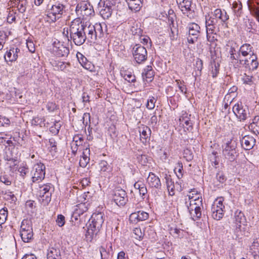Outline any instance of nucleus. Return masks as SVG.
<instances>
[{
  "instance_id": "obj_32",
  "label": "nucleus",
  "mask_w": 259,
  "mask_h": 259,
  "mask_svg": "<svg viewBox=\"0 0 259 259\" xmlns=\"http://www.w3.org/2000/svg\"><path fill=\"white\" fill-rule=\"evenodd\" d=\"M113 201L118 206L121 207L123 206L127 203L128 199L126 197L122 196L121 195H113Z\"/></svg>"
},
{
  "instance_id": "obj_25",
  "label": "nucleus",
  "mask_w": 259,
  "mask_h": 259,
  "mask_svg": "<svg viewBox=\"0 0 259 259\" xmlns=\"http://www.w3.org/2000/svg\"><path fill=\"white\" fill-rule=\"evenodd\" d=\"M90 150L86 148L83 150L82 155L79 160V165L82 167H85L90 161Z\"/></svg>"
},
{
  "instance_id": "obj_22",
  "label": "nucleus",
  "mask_w": 259,
  "mask_h": 259,
  "mask_svg": "<svg viewBox=\"0 0 259 259\" xmlns=\"http://www.w3.org/2000/svg\"><path fill=\"white\" fill-rule=\"evenodd\" d=\"M93 227V226L91 224H89L87 226V230L85 233V238L87 241H92L100 230V229H97Z\"/></svg>"
},
{
  "instance_id": "obj_60",
  "label": "nucleus",
  "mask_w": 259,
  "mask_h": 259,
  "mask_svg": "<svg viewBox=\"0 0 259 259\" xmlns=\"http://www.w3.org/2000/svg\"><path fill=\"white\" fill-rule=\"evenodd\" d=\"M138 211L132 213L130 216V221L132 223H137L139 222Z\"/></svg>"
},
{
  "instance_id": "obj_4",
  "label": "nucleus",
  "mask_w": 259,
  "mask_h": 259,
  "mask_svg": "<svg viewBox=\"0 0 259 259\" xmlns=\"http://www.w3.org/2000/svg\"><path fill=\"white\" fill-rule=\"evenodd\" d=\"M75 12L77 15L82 16L85 19L87 17L92 16L94 14L93 7L88 0L77 4L75 8Z\"/></svg>"
},
{
  "instance_id": "obj_17",
  "label": "nucleus",
  "mask_w": 259,
  "mask_h": 259,
  "mask_svg": "<svg viewBox=\"0 0 259 259\" xmlns=\"http://www.w3.org/2000/svg\"><path fill=\"white\" fill-rule=\"evenodd\" d=\"M255 139L251 136H245L241 140L242 147L246 150L252 149L255 145Z\"/></svg>"
},
{
  "instance_id": "obj_36",
  "label": "nucleus",
  "mask_w": 259,
  "mask_h": 259,
  "mask_svg": "<svg viewBox=\"0 0 259 259\" xmlns=\"http://www.w3.org/2000/svg\"><path fill=\"white\" fill-rule=\"evenodd\" d=\"M93 27L95 28V33L94 34V41L97 39L98 37L101 38L103 35V32L102 27L100 24H96L95 25H93Z\"/></svg>"
},
{
  "instance_id": "obj_61",
  "label": "nucleus",
  "mask_w": 259,
  "mask_h": 259,
  "mask_svg": "<svg viewBox=\"0 0 259 259\" xmlns=\"http://www.w3.org/2000/svg\"><path fill=\"white\" fill-rule=\"evenodd\" d=\"M56 222L59 226L62 227L65 224V217L62 214L58 215Z\"/></svg>"
},
{
  "instance_id": "obj_38",
  "label": "nucleus",
  "mask_w": 259,
  "mask_h": 259,
  "mask_svg": "<svg viewBox=\"0 0 259 259\" xmlns=\"http://www.w3.org/2000/svg\"><path fill=\"white\" fill-rule=\"evenodd\" d=\"M5 159L8 161L7 164L9 166L10 170H13L14 167L17 164V159L13 157L9 156L8 155H7L5 157Z\"/></svg>"
},
{
  "instance_id": "obj_49",
  "label": "nucleus",
  "mask_w": 259,
  "mask_h": 259,
  "mask_svg": "<svg viewBox=\"0 0 259 259\" xmlns=\"http://www.w3.org/2000/svg\"><path fill=\"white\" fill-rule=\"evenodd\" d=\"M222 25L219 22L214 19L213 18L205 17V25Z\"/></svg>"
},
{
  "instance_id": "obj_8",
  "label": "nucleus",
  "mask_w": 259,
  "mask_h": 259,
  "mask_svg": "<svg viewBox=\"0 0 259 259\" xmlns=\"http://www.w3.org/2000/svg\"><path fill=\"white\" fill-rule=\"evenodd\" d=\"M133 54L135 61L139 64L144 62L147 58L146 48L139 44H136L133 47Z\"/></svg>"
},
{
  "instance_id": "obj_12",
  "label": "nucleus",
  "mask_w": 259,
  "mask_h": 259,
  "mask_svg": "<svg viewBox=\"0 0 259 259\" xmlns=\"http://www.w3.org/2000/svg\"><path fill=\"white\" fill-rule=\"evenodd\" d=\"M239 63L246 68L252 71L256 69L258 65L255 55L251 56L248 59H239Z\"/></svg>"
},
{
  "instance_id": "obj_47",
  "label": "nucleus",
  "mask_w": 259,
  "mask_h": 259,
  "mask_svg": "<svg viewBox=\"0 0 259 259\" xmlns=\"http://www.w3.org/2000/svg\"><path fill=\"white\" fill-rule=\"evenodd\" d=\"M29 229H32L31 222L27 220H24L21 223L20 232L26 231Z\"/></svg>"
},
{
  "instance_id": "obj_9",
  "label": "nucleus",
  "mask_w": 259,
  "mask_h": 259,
  "mask_svg": "<svg viewBox=\"0 0 259 259\" xmlns=\"http://www.w3.org/2000/svg\"><path fill=\"white\" fill-rule=\"evenodd\" d=\"M187 28L188 29V42L190 44H194L197 40L200 33V27L195 23H190L188 24Z\"/></svg>"
},
{
  "instance_id": "obj_7",
  "label": "nucleus",
  "mask_w": 259,
  "mask_h": 259,
  "mask_svg": "<svg viewBox=\"0 0 259 259\" xmlns=\"http://www.w3.org/2000/svg\"><path fill=\"white\" fill-rule=\"evenodd\" d=\"M179 8L184 15L190 19L195 16V13L192 8V0H177Z\"/></svg>"
},
{
  "instance_id": "obj_42",
  "label": "nucleus",
  "mask_w": 259,
  "mask_h": 259,
  "mask_svg": "<svg viewBox=\"0 0 259 259\" xmlns=\"http://www.w3.org/2000/svg\"><path fill=\"white\" fill-rule=\"evenodd\" d=\"M17 5V7L19 12L23 13L26 11V6L27 5V0H23L20 2L15 4Z\"/></svg>"
},
{
  "instance_id": "obj_27",
  "label": "nucleus",
  "mask_w": 259,
  "mask_h": 259,
  "mask_svg": "<svg viewBox=\"0 0 259 259\" xmlns=\"http://www.w3.org/2000/svg\"><path fill=\"white\" fill-rule=\"evenodd\" d=\"M180 124L184 127L185 130L191 131L192 130V123L187 116H182L179 119Z\"/></svg>"
},
{
  "instance_id": "obj_24",
  "label": "nucleus",
  "mask_w": 259,
  "mask_h": 259,
  "mask_svg": "<svg viewBox=\"0 0 259 259\" xmlns=\"http://www.w3.org/2000/svg\"><path fill=\"white\" fill-rule=\"evenodd\" d=\"M83 141V139L81 136L77 135L73 137V140L71 145L73 153H76L78 149V147L82 146Z\"/></svg>"
},
{
  "instance_id": "obj_19",
  "label": "nucleus",
  "mask_w": 259,
  "mask_h": 259,
  "mask_svg": "<svg viewBox=\"0 0 259 259\" xmlns=\"http://www.w3.org/2000/svg\"><path fill=\"white\" fill-rule=\"evenodd\" d=\"M147 182L151 187L159 189L161 186L160 179L152 172H150L147 178Z\"/></svg>"
},
{
  "instance_id": "obj_58",
  "label": "nucleus",
  "mask_w": 259,
  "mask_h": 259,
  "mask_svg": "<svg viewBox=\"0 0 259 259\" xmlns=\"http://www.w3.org/2000/svg\"><path fill=\"white\" fill-rule=\"evenodd\" d=\"M139 3L137 4L135 3L130 2L128 3L129 8L131 10H134L136 11H138L140 10L141 6L140 3H141L140 0H138Z\"/></svg>"
},
{
  "instance_id": "obj_21",
  "label": "nucleus",
  "mask_w": 259,
  "mask_h": 259,
  "mask_svg": "<svg viewBox=\"0 0 259 259\" xmlns=\"http://www.w3.org/2000/svg\"><path fill=\"white\" fill-rule=\"evenodd\" d=\"M139 132L140 134V140L143 143H146L151 134L150 128L147 126H143L139 127Z\"/></svg>"
},
{
  "instance_id": "obj_28",
  "label": "nucleus",
  "mask_w": 259,
  "mask_h": 259,
  "mask_svg": "<svg viewBox=\"0 0 259 259\" xmlns=\"http://www.w3.org/2000/svg\"><path fill=\"white\" fill-rule=\"evenodd\" d=\"M249 129L255 135L259 134V116H256L248 126Z\"/></svg>"
},
{
  "instance_id": "obj_2",
  "label": "nucleus",
  "mask_w": 259,
  "mask_h": 259,
  "mask_svg": "<svg viewBox=\"0 0 259 259\" xmlns=\"http://www.w3.org/2000/svg\"><path fill=\"white\" fill-rule=\"evenodd\" d=\"M237 142L231 139H228L222 145V154L223 156L230 161H234L236 158Z\"/></svg>"
},
{
  "instance_id": "obj_40",
  "label": "nucleus",
  "mask_w": 259,
  "mask_h": 259,
  "mask_svg": "<svg viewBox=\"0 0 259 259\" xmlns=\"http://www.w3.org/2000/svg\"><path fill=\"white\" fill-rule=\"evenodd\" d=\"M38 200L43 205H47L51 200V195H39Z\"/></svg>"
},
{
  "instance_id": "obj_55",
  "label": "nucleus",
  "mask_w": 259,
  "mask_h": 259,
  "mask_svg": "<svg viewBox=\"0 0 259 259\" xmlns=\"http://www.w3.org/2000/svg\"><path fill=\"white\" fill-rule=\"evenodd\" d=\"M176 82L181 92L182 93L186 94L187 92V88L184 84V81H181L180 80H176Z\"/></svg>"
},
{
  "instance_id": "obj_33",
  "label": "nucleus",
  "mask_w": 259,
  "mask_h": 259,
  "mask_svg": "<svg viewBox=\"0 0 259 259\" xmlns=\"http://www.w3.org/2000/svg\"><path fill=\"white\" fill-rule=\"evenodd\" d=\"M47 258L48 259H62L60 251L52 248L48 253Z\"/></svg>"
},
{
  "instance_id": "obj_44",
  "label": "nucleus",
  "mask_w": 259,
  "mask_h": 259,
  "mask_svg": "<svg viewBox=\"0 0 259 259\" xmlns=\"http://www.w3.org/2000/svg\"><path fill=\"white\" fill-rule=\"evenodd\" d=\"M52 190H54V188L52 187L50 184L42 185L39 188V192L40 193H43L44 194H45L47 193H50V194H52Z\"/></svg>"
},
{
  "instance_id": "obj_37",
  "label": "nucleus",
  "mask_w": 259,
  "mask_h": 259,
  "mask_svg": "<svg viewBox=\"0 0 259 259\" xmlns=\"http://www.w3.org/2000/svg\"><path fill=\"white\" fill-rule=\"evenodd\" d=\"M230 58L232 63L238 61L240 57L239 52H237L234 47H231L229 51Z\"/></svg>"
},
{
  "instance_id": "obj_14",
  "label": "nucleus",
  "mask_w": 259,
  "mask_h": 259,
  "mask_svg": "<svg viewBox=\"0 0 259 259\" xmlns=\"http://www.w3.org/2000/svg\"><path fill=\"white\" fill-rule=\"evenodd\" d=\"M208 17L213 18L215 20L219 22L222 25H223L229 19V15L225 10L222 11L220 9H215L212 12L211 15Z\"/></svg>"
},
{
  "instance_id": "obj_43",
  "label": "nucleus",
  "mask_w": 259,
  "mask_h": 259,
  "mask_svg": "<svg viewBox=\"0 0 259 259\" xmlns=\"http://www.w3.org/2000/svg\"><path fill=\"white\" fill-rule=\"evenodd\" d=\"M183 169L182 163L180 161L178 162L176 164V166L175 168L174 171H175V173L176 174L177 177L179 179H180L183 177Z\"/></svg>"
},
{
  "instance_id": "obj_41",
  "label": "nucleus",
  "mask_w": 259,
  "mask_h": 259,
  "mask_svg": "<svg viewBox=\"0 0 259 259\" xmlns=\"http://www.w3.org/2000/svg\"><path fill=\"white\" fill-rule=\"evenodd\" d=\"M233 8L234 12L237 17L241 16L242 14V6L241 3L234 2L233 4Z\"/></svg>"
},
{
  "instance_id": "obj_10",
  "label": "nucleus",
  "mask_w": 259,
  "mask_h": 259,
  "mask_svg": "<svg viewBox=\"0 0 259 259\" xmlns=\"http://www.w3.org/2000/svg\"><path fill=\"white\" fill-rule=\"evenodd\" d=\"M232 110L240 121H244L249 117V109L246 106L244 107L241 104L237 103L233 106Z\"/></svg>"
},
{
  "instance_id": "obj_23",
  "label": "nucleus",
  "mask_w": 259,
  "mask_h": 259,
  "mask_svg": "<svg viewBox=\"0 0 259 259\" xmlns=\"http://www.w3.org/2000/svg\"><path fill=\"white\" fill-rule=\"evenodd\" d=\"M239 52L240 54H241L243 57H246L248 55L251 57V56L255 55L252 51V47L250 45L248 44H245L241 46L239 49Z\"/></svg>"
},
{
  "instance_id": "obj_30",
  "label": "nucleus",
  "mask_w": 259,
  "mask_h": 259,
  "mask_svg": "<svg viewBox=\"0 0 259 259\" xmlns=\"http://www.w3.org/2000/svg\"><path fill=\"white\" fill-rule=\"evenodd\" d=\"M20 236L24 242H29L33 239V233L32 229H28L26 231L20 232Z\"/></svg>"
},
{
  "instance_id": "obj_15",
  "label": "nucleus",
  "mask_w": 259,
  "mask_h": 259,
  "mask_svg": "<svg viewBox=\"0 0 259 259\" xmlns=\"http://www.w3.org/2000/svg\"><path fill=\"white\" fill-rule=\"evenodd\" d=\"M20 50L18 48L12 47L9 50L7 51L5 56V60L6 61L13 62L16 61L18 57V53Z\"/></svg>"
},
{
  "instance_id": "obj_50",
  "label": "nucleus",
  "mask_w": 259,
  "mask_h": 259,
  "mask_svg": "<svg viewBox=\"0 0 259 259\" xmlns=\"http://www.w3.org/2000/svg\"><path fill=\"white\" fill-rule=\"evenodd\" d=\"M55 66L57 67L58 70L65 71L68 67L70 66V63H65L63 62H58L55 64Z\"/></svg>"
},
{
  "instance_id": "obj_48",
  "label": "nucleus",
  "mask_w": 259,
  "mask_h": 259,
  "mask_svg": "<svg viewBox=\"0 0 259 259\" xmlns=\"http://www.w3.org/2000/svg\"><path fill=\"white\" fill-rule=\"evenodd\" d=\"M133 234H134V237L139 240H141L144 236L143 233L139 228H134L133 230Z\"/></svg>"
},
{
  "instance_id": "obj_6",
  "label": "nucleus",
  "mask_w": 259,
  "mask_h": 259,
  "mask_svg": "<svg viewBox=\"0 0 259 259\" xmlns=\"http://www.w3.org/2000/svg\"><path fill=\"white\" fill-rule=\"evenodd\" d=\"M65 12V6L63 4L58 3L52 6L48 11L47 16L52 22H55L60 18Z\"/></svg>"
},
{
  "instance_id": "obj_18",
  "label": "nucleus",
  "mask_w": 259,
  "mask_h": 259,
  "mask_svg": "<svg viewBox=\"0 0 259 259\" xmlns=\"http://www.w3.org/2000/svg\"><path fill=\"white\" fill-rule=\"evenodd\" d=\"M248 8L251 14L255 17L259 22V5L254 1L249 0L247 1Z\"/></svg>"
},
{
  "instance_id": "obj_26",
  "label": "nucleus",
  "mask_w": 259,
  "mask_h": 259,
  "mask_svg": "<svg viewBox=\"0 0 259 259\" xmlns=\"http://www.w3.org/2000/svg\"><path fill=\"white\" fill-rule=\"evenodd\" d=\"M224 210L221 209V207L219 208L215 207V205H213L211 207V217L215 220L219 221L223 218L224 216Z\"/></svg>"
},
{
  "instance_id": "obj_29",
  "label": "nucleus",
  "mask_w": 259,
  "mask_h": 259,
  "mask_svg": "<svg viewBox=\"0 0 259 259\" xmlns=\"http://www.w3.org/2000/svg\"><path fill=\"white\" fill-rule=\"evenodd\" d=\"M189 211L191 216L194 221H196L201 218V207L193 205L192 206V208L189 209Z\"/></svg>"
},
{
  "instance_id": "obj_52",
  "label": "nucleus",
  "mask_w": 259,
  "mask_h": 259,
  "mask_svg": "<svg viewBox=\"0 0 259 259\" xmlns=\"http://www.w3.org/2000/svg\"><path fill=\"white\" fill-rule=\"evenodd\" d=\"M252 78V75H247L245 73L242 78V80L244 83L251 85L253 83Z\"/></svg>"
},
{
  "instance_id": "obj_53",
  "label": "nucleus",
  "mask_w": 259,
  "mask_h": 259,
  "mask_svg": "<svg viewBox=\"0 0 259 259\" xmlns=\"http://www.w3.org/2000/svg\"><path fill=\"white\" fill-rule=\"evenodd\" d=\"M155 99L153 97H150L148 99L146 107L150 110L153 109L155 107Z\"/></svg>"
},
{
  "instance_id": "obj_62",
  "label": "nucleus",
  "mask_w": 259,
  "mask_h": 259,
  "mask_svg": "<svg viewBox=\"0 0 259 259\" xmlns=\"http://www.w3.org/2000/svg\"><path fill=\"white\" fill-rule=\"evenodd\" d=\"M57 142L55 139L52 138L49 140V144L51 148V151H56L57 149Z\"/></svg>"
},
{
  "instance_id": "obj_46",
  "label": "nucleus",
  "mask_w": 259,
  "mask_h": 259,
  "mask_svg": "<svg viewBox=\"0 0 259 259\" xmlns=\"http://www.w3.org/2000/svg\"><path fill=\"white\" fill-rule=\"evenodd\" d=\"M211 73L213 77H215L217 76L219 71V67L220 64L218 63L215 62L213 61L211 62Z\"/></svg>"
},
{
  "instance_id": "obj_51",
  "label": "nucleus",
  "mask_w": 259,
  "mask_h": 259,
  "mask_svg": "<svg viewBox=\"0 0 259 259\" xmlns=\"http://www.w3.org/2000/svg\"><path fill=\"white\" fill-rule=\"evenodd\" d=\"M88 195H77L76 197V203H86V204H89V198H87Z\"/></svg>"
},
{
  "instance_id": "obj_11",
  "label": "nucleus",
  "mask_w": 259,
  "mask_h": 259,
  "mask_svg": "<svg viewBox=\"0 0 259 259\" xmlns=\"http://www.w3.org/2000/svg\"><path fill=\"white\" fill-rule=\"evenodd\" d=\"M80 25L82 28V32L85 37V40H88L90 42L94 41L95 32L93 25L88 24L87 23L81 21H80Z\"/></svg>"
},
{
  "instance_id": "obj_56",
  "label": "nucleus",
  "mask_w": 259,
  "mask_h": 259,
  "mask_svg": "<svg viewBox=\"0 0 259 259\" xmlns=\"http://www.w3.org/2000/svg\"><path fill=\"white\" fill-rule=\"evenodd\" d=\"M138 214L139 221L146 220L149 218V214L144 211H138Z\"/></svg>"
},
{
  "instance_id": "obj_64",
  "label": "nucleus",
  "mask_w": 259,
  "mask_h": 259,
  "mask_svg": "<svg viewBox=\"0 0 259 259\" xmlns=\"http://www.w3.org/2000/svg\"><path fill=\"white\" fill-rule=\"evenodd\" d=\"M203 68V61L201 59L198 58L196 61L195 69L198 71H201Z\"/></svg>"
},
{
  "instance_id": "obj_35",
  "label": "nucleus",
  "mask_w": 259,
  "mask_h": 259,
  "mask_svg": "<svg viewBox=\"0 0 259 259\" xmlns=\"http://www.w3.org/2000/svg\"><path fill=\"white\" fill-rule=\"evenodd\" d=\"M250 251L254 256L259 253V241L257 239L254 240L250 246Z\"/></svg>"
},
{
  "instance_id": "obj_63",
  "label": "nucleus",
  "mask_w": 259,
  "mask_h": 259,
  "mask_svg": "<svg viewBox=\"0 0 259 259\" xmlns=\"http://www.w3.org/2000/svg\"><path fill=\"white\" fill-rule=\"evenodd\" d=\"M217 180L221 183H223L226 181V178L222 172H219L216 175Z\"/></svg>"
},
{
  "instance_id": "obj_45",
  "label": "nucleus",
  "mask_w": 259,
  "mask_h": 259,
  "mask_svg": "<svg viewBox=\"0 0 259 259\" xmlns=\"http://www.w3.org/2000/svg\"><path fill=\"white\" fill-rule=\"evenodd\" d=\"M112 11H113L108 8L103 7L101 9L100 13L104 19H108L109 17L111 16Z\"/></svg>"
},
{
  "instance_id": "obj_34",
  "label": "nucleus",
  "mask_w": 259,
  "mask_h": 259,
  "mask_svg": "<svg viewBox=\"0 0 259 259\" xmlns=\"http://www.w3.org/2000/svg\"><path fill=\"white\" fill-rule=\"evenodd\" d=\"M116 4V0H101L100 5H103V7L108 8L113 11Z\"/></svg>"
},
{
  "instance_id": "obj_59",
  "label": "nucleus",
  "mask_w": 259,
  "mask_h": 259,
  "mask_svg": "<svg viewBox=\"0 0 259 259\" xmlns=\"http://www.w3.org/2000/svg\"><path fill=\"white\" fill-rule=\"evenodd\" d=\"M124 78L129 82H134L136 81L135 76L131 73L125 74L124 75Z\"/></svg>"
},
{
  "instance_id": "obj_3",
  "label": "nucleus",
  "mask_w": 259,
  "mask_h": 259,
  "mask_svg": "<svg viewBox=\"0 0 259 259\" xmlns=\"http://www.w3.org/2000/svg\"><path fill=\"white\" fill-rule=\"evenodd\" d=\"M246 218L244 213L240 210H236L234 214V223L235 224L234 232L236 238H239L243 235L242 232L244 231V226L246 225Z\"/></svg>"
},
{
  "instance_id": "obj_39",
  "label": "nucleus",
  "mask_w": 259,
  "mask_h": 259,
  "mask_svg": "<svg viewBox=\"0 0 259 259\" xmlns=\"http://www.w3.org/2000/svg\"><path fill=\"white\" fill-rule=\"evenodd\" d=\"M206 33L208 34L215 33L220 31V26L218 25H205Z\"/></svg>"
},
{
  "instance_id": "obj_31",
  "label": "nucleus",
  "mask_w": 259,
  "mask_h": 259,
  "mask_svg": "<svg viewBox=\"0 0 259 259\" xmlns=\"http://www.w3.org/2000/svg\"><path fill=\"white\" fill-rule=\"evenodd\" d=\"M154 71L151 66H147L142 73L143 78L149 79V81H151L154 77Z\"/></svg>"
},
{
  "instance_id": "obj_13",
  "label": "nucleus",
  "mask_w": 259,
  "mask_h": 259,
  "mask_svg": "<svg viewBox=\"0 0 259 259\" xmlns=\"http://www.w3.org/2000/svg\"><path fill=\"white\" fill-rule=\"evenodd\" d=\"M53 51L58 57H67L69 54V49L60 41H55L53 44Z\"/></svg>"
},
{
  "instance_id": "obj_57",
  "label": "nucleus",
  "mask_w": 259,
  "mask_h": 259,
  "mask_svg": "<svg viewBox=\"0 0 259 259\" xmlns=\"http://www.w3.org/2000/svg\"><path fill=\"white\" fill-rule=\"evenodd\" d=\"M166 181L167 184V188L168 191L169 192V194H170V192H173L174 186L173 184V182L171 181V179L169 178H166Z\"/></svg>"
},
{
  "instance_id": "obj_16",
  "label": "nucleus",
  "mask_w": 259,
  "mask_h": 259,
  "mask_svg": "<svg viewBox=\"0 0 259 259\" xmlns=\"http://www.w3.org/2000/svg\"><path fill=\"white\" fill-rule=\"evenodd\" d=\"M92 222L90 223L94 228L100 229L102 227L104 223L103 214L102 213L93 214L91 218Z\"/></svg>"
},
{
  "instance_id": "obj_1",
  "label": "nucleus",
  "mask_w": 259,
  "mask_h": 259,
  "mask_svg": "<svg viewBox=\"0 0 259 259\" xmlns=\"http://www.w3.org/2000/svg\"><path fill=\"white\" fill-rule=\"evenodd\" d=\"M69 33L70 39L75 45L80 46L84 43L85 37L82 32L79 19H75L71 22Z\"/></svg>"
},
{
  "instance_id": "obj_5",
  "label": "nucleus",
  "mask_w": 259,
  "mask_h": 259,
  "mask_svg": "<svg viewBox=\"0 0 259 259\" xmlns=\"http://www.w3.org/2000/svg\"><path fill=\"white\" fill-rule=\"evenodd\" d=\"M45 169V165L41 162L34 164L31 171L32 182L39 183L44 180L46 174Z\"/></svg>"
},
{
  "instance_id": "obj_20",
  "label": "nucleus",
  "mask_w": 259,
  "mask_h": 259,
  "mask_svg": "<svg viewBox=\"0 0 259 259\" xmlns=\"http://www.w3.org/2000/svg\"><path fill=\"white\" fill-rule=\"evenodd\" d=\"M89 204H86V203H78L76 205V208L74 209L72 217L75 218V220H77V217L82 214L88 209V206Z\"/></svg>"
},
{
  "instance_id": "obj_54",
  "label": "nucleus",
  "mask_w": 259,
  "mask_h": 259,
  "mask_svg": "<svg viewBox=\"0 0 259 259\" xmlns=\"http://www.w3.org/2000/svg\"><path fill=\"white\" fill-rule=\"evenodd\" d=\"M224 198L223 197H218L214 201V204L213 205H215V207H221V209H223L225 207L224 205L223 204V202L224 201Z\"/></svg>"
}]
</instances>
